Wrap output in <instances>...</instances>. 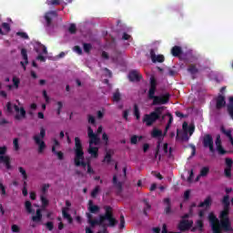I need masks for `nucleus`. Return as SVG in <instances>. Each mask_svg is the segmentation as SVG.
I'll list each match as a JSON object with an SVG mask.
<instances>
[{
	"mask_svg": "<svg viewBox=\"0 0 233 233\" xmlns=\"http://www.w3.org/2000/svg\"><path fill=\"white\" fill-rule=\"evenodd\" d=\"M52 152H53V154H56V156H57V157H58V159H59L60 161H63V159H64V157H65V154H63L62 151H57V150H56V146H54V147H52Z\"/></svg>",
	"mask_w": 233,
	"mask_h": 233,
	"instance_id": "nucleus-30",
	"label": "nucleus"
},
{
	"mask_svg": "<svg viewBox=\"0 0 233 233\" xmlns=\"http://www.w3.org/2000/svg\"><path fill=\"white\" fill-rule=\"evenodd\" d=\"M87 174H96V171H94V168H92V165H90V163L87 164Z\"/></svg>",
	"mask_w": 233,
	"mask_h": 233,
	"instance_id": "nucleus-63",
	"label": "nucleus"
},
{
	"mask_svg": "<svg viewBox=\"0 0 233 233\" xmlns=\"http://www.w3.org/2000/svg\"><path fill=\"white\" fill-rule=\"evenodd\" d=\"M204 148H209V152L214 154L216 152V149H214V138L212 137V135L206 134L202 140Z\"/></svg>",
	"mask_w": 233,
	"mask_h": 233,
	"instance_id": "nucleus-8",
	"label": "nucleus"
},
{
	"mask_svg": "<svg viewBox=\"0 0 233 233\" xmlns=\"http://www.w3.org/2000/svg\"><path fill=\"white\" fill-rule=\"evenodd\" d=\"M13 145H14V150L17 152L19 150V138H15L13 140Z\"/></svg>",
	"mask_w": 233,
	"mask_h": 233,
	"instance_id": "nucleus-50",
	"label": "nucleus"
},
{
	"mask_svg": "<svg viewBox=\"0 0 233 233\" xmlns=\"http://www.w3.org/2000/svg\"><path fill=\"white\" fill-rule=\"evenodd\" d=\"M128 79L131 81V83L137 82L139 83L141 79H143V76L139 74L138 70H132L128 74Z\"/></svg>",
	"mask_w": 233,
	"mask_h": 233,
	"instance_id": "nucleus-13",
	"label": "nucleus"
},
{
	"mask_svg": "<svg viewBox=\"0 0 233 233\" xmlns=\"http://www.w3.org/2000/svg\"><path fill=\"white\" fill-rule=\"evenodd\" d=\"M45 136H46V130L41 127L40 134L33 137L35 145L38 146V154H43V152H45V148H46V144L45 141L41 140L45 139Z\"/></svg>",
	"mask_w": 233,
	"mask_h": 233,
	"instance_id": "nucleus-6",
	"label": "nucleus"
},
{
	"mask_svg": "<svg viewBox=\"0 0 233 233\" xmlns=\"http://www.w3.org/2000/svg\"><path fill=\"white\" fill-rule=\"evenodd\" d=\"M198 208H210L212 207V198L207 197L203 202L198 205Z\"/></svg>",
	"mask_w": 233,
	"mask_h": 233,
	"instance_id": "nucleus-19",
	"label": "nucleus"
},
{
	"mask_svg": "<svg viewBox=\"0 0 233 233\" xmlns=\"http://www.w3.org/2000/svg\"><path fill=\"white\" fill-rule=\"evenodd\" d=\"M217 152L218 153L219 156H225V154L228 153V151H227V150H225V148H223V146L217 147Z\"/></svg>",
	"mask_w": 233,
	"mask_h": 233,
	"instance_id": "nucleus-42",
	"label": "nucleus"
},
{
	"mask_svg": "<svg viewBox=\"0 0 233 233\" xmlns=\"http://www.w3.org/2000/svg\"><path fill=\"white\" fill-rule=\"evenodd\" d=\"M16 35H18L22 39H29L28 35L25 32H17Z\"/></svg>",
	"mask_w": 233,
	"mask_h": 233,
	"instance_id": "nucleus-54",
	"label": "nucleus"
},
{
	"mask_svg": "<svg viewBox=\"0 0 233 233\" xmlns=\"http://www.w3.org/2000/svg\"><path fill=\"white\" fill-rule=\"evenodd\" d=\"M105 214L99 215V219H87V223L91 228H94L96 225L101 226L105 221H107V227L109 228H116L119 221L114 217V208L110 206H104Z\"/></svg>",
	"mask_w": 233,
	"mask_h": 233,
	"instance_id": "nucleus-2",
	"label": "nucleus"
},
{
	"mask_svg": "<svg viewBox=\"0 0 233 233\" xmlns=\"http://www.w3.org/2000/svg\"><path fill=\"white\" fill-rule=\"evenodd\" d=\"M134 116L137 121L141 119V113L139 112V106H137V104L134 105Z\"/></svg>",
	"mask_w": 233,
	"mask_h": 233,
	"instance_id": "nucleus-31",
	"label": "nucleus"
},
{
	"mask_svg": "<svg viewBox=\"0 0 233 233\" xmlns=\"http://www.w3.org/2000/svg\"><path fill=\"white\" fill-rule=\"evenodd\" d=\"M18 170H19L20 174L23 176L24 181H26V179H28V175L26 174V170H25L23 168V167H19Z\"/></svg>",
	"mask_w": 233,
	"mask_h": 233,
	"instance_id": "nucleus-43",
	"label": "nucleus"
},
{
	"mask_svg": "<svg viewBox=\"0 0 233 233\" xmlns=\"http://www.w3.org/2000/svg\"><path fill=\"white\" fill-rule=\"evenodd\" d=\"M192 225H194L193 220L182 219L178 223L177 228L180 232H187V230H190L192 228Z\"/></svg>",
	"mask_w": 233,
	"mask_h": 233,
	"instance_id": "nucleus-9",
	"label": "nucleus"
},
{
	"mask_svg": "<svg viewBox=\"0 0 233 233\" xmlns=\"http://www.w3.org/2000/svg\"><path fill=\"white\" fill-rule=\"evenodd\" d=\"M113 185L116 188V196H121V192H123V184L121 182H117V176L113 177Z\"/></svg>",
	"mask_w": 233,
	"mask_h": 233,
	"instance_id": "nucleus-17",
	"label": "nucleus"
},
{
	"mask_svg": "<svg viewBox=\"0 0 233 233\" xmlns=\"http://www.w3.org/2000/svg\"><path fill=\"white\" fill-rule=\"evenodd\" d=\"M187 72H190L192 76L198 74V72H199V69H198V67H196V65L191 64L188 66L187 67Z\"/></svg>",
	"mask_w": 233,
	"mask_h": 233,
	"instance_id": "nucleus-32",
	"label": "nucleus"
},
{
	"mask_svg": "<svg viewBox=\"0 0 233 233\" xmlns=\"http://www.w3.org/2000/svg\"><path fill=\"white\" fill-rule=\"evenodd\" d=\"M102 139L103 141H106L105 145L108 146V135H106V133H103Z\"/></svg>",
	"mask_w": 233,
	"mask_h": 233,
	"instance_id": "nucleus-64",
	"label": "nucleus"
},
{
	"mask_svg": "<svg viewBox=\"0 0 233 233\" xmlns=\"http://www.w3.org/2000/svg\"><path fill=\"white\" fill-rule=\"evenodd\" d=\"M45 19L46 23V26H52V17H57V12L56 11H49L45 14Z\"/></svg>",
	"mask_w": 233,
	"mask_h": 233,
	"instance_id": "nucleus-15",
	"label": "nucleus"
},
{
	"mask_svg": "<svg viewBox=\"0 0 233 233\" xmlns=\"http://www.w3.org/2000/svg\"><path fill=\"white\" fill-rule=\"evenodd\" d=\"M150 57L153 63H164L165 62V56L163 55H156V51L154 49L150 50Z\"/></svg>",
	"mask_w": 233,
	"mask_h": 233,
	"instance_id": "nucleus-14",
	"label": "nucleus"
},
{
	"mask_svg": "<svg viewBox=\"0 0 233 233\" xmlns=\"http://www.w3.org/2000/svg\"><path fill=\"white\" fill-rule=\"evenodd\" d=\"M88 154H90L95 159H97V157H99V147H89Z\"/></svg>",
	"mask_w": 233,
	"mask_h": 233,
	"instance_id": "nucleus-24",
	"label": "nucleus"
},
{
	"mask_svg": "<svg viewBox=\"0 0 233 233\" xmlns=\"http://www.w3.org/2000/svg\"><path fill=\"white\" fill-rule=\"evenodd\" d=\"M68 32L71 34H76V32H77V27L76 26V24H71L69 28H68Z\"/></svg>",
	"mask_w": 233,
	"mask_h": 233,
	"instance_id": "nucleus-51",
	"label": "nucleus"
},
{
	"mask_svg": "<svg viewBox=\"0 0 233 233\" xmlns=\"http://www.w3.org/2000/svg\"><path fill=\"white\" fill-rule=\"evenodd\" d=\"M125 216L123 214L120 215V224H119V229L123 230L125 228Z\"/></svg>",
	"mask_w": 233,
	"mask_h": 233,
	"instance_id": "nucleus-47",
	"label": "nucleus"
},
{
	"mask_svg": "<svg viewBox=\"0 0 233 233\" xmlns=\"http://www.w3.org/2000/svg\"><path fill=\"white\" fill-rule=\"evenodd\" d=\"M100 227H102V230L98 231V233H108V229L106 228L108 224L103 223V225H100Z\"/></svg>",
	"mask_w": 233,
	"mask_h": 233,
	"instance_id": "nucleus-57",
	"label": "nucleus"
},
{
	"mask_svg": "<svg viewBox=\"0 0 233 233\" xmlns=\"http://www.w3.org/2000/svg\"><path fill=\"white\" fill-rule=\"evenodd\" d=\"M142 139H143L142 136L138 137L137 135H134L130 138V143L131 145H137V141H141Z\"/></svg>",
	"mask_w": 233,
	"mask_h": 233,
	"instance_id": "nucleus-34",
	"label": "nucleus"
},
{
	"mask_svg": "<svg viewBox=\"0 0 233 233\" xmlns=\"http://www.w3.org/2000/svg\"><path fill=\"white\" fill-rule=\"evenodd\" d=\"M106 161L107 163H111L112 161V155H110V153H106L103 162Z\"/></svg>",
	"mask_w": 233,
	"mask_h": 233,
	"instance_id": "nucleus-56",
	"label": "nucleus"
},
{
	"mask_svg": "<svg viewBox=\"0 0 233 233\" xmlns=\"http://www.w3.org/2000/svg\"><path fill=\"white\" fill-rule=\"evenodd\" d=\"M220 132H222V134H224V136H226V137L228 138L230 144L233 147V137H232V130L230 129H226L225 127H220Z\"/></svg>",
	"mask_w": 233,
	"mask_h": 233,
	"instance_id": "nucleus-20",
	"label": "nucleus"
},
{
	"mask_svg": "<svg viewBox=\"0 0 233 233\" xmlns=\"http://www.w3.org/2000/svg\"><path fill=\"white\" fill-rule=\"evenodd\" d=\"M224 175L228 178L232 177V167H225Z\"/></svg>",
	"mask_w": 233,
	"mask_h": 233,
	"instance_id": "nucleus-44",
	"label": "nucleus"
},
{
	"mask_svg": "<svg viewBox=\"0 0 233 233\" xmlns=\"http://www.w3.org/2000/svg\"><path fill=\"white\" fill-rule=\"evenodd\" d=\"M228 101L229 103L227 106L228 114L230 116V118L233 119V96H229Z\"/></svg>",
	"mask_w": 233,
	"mask_h": 233,
	"instance_id": "nucleus-26",
	"label": "nucleus"
},
{
	"mask_svg": "<svg viewBox=\"0 0 233 233\" xmlns=\"http://www.w3.org/2000/svg\"><path fill=\"white\" fill-rule=\"evenodd\" d=\"M87 136L90 139L89 145H99V143H101V138L94 133V129H92L91 127H87Z\"/></svg>",
	"mask_w": 233,
	"mask_h": 233,
	"instance_id": "nucleus-11",
	"label": "nucleus"
},
{
	"mask_svg": "<svg viewBox=\"0 0 233 233\" xmlns=\"http://www.w3.org/2000/svg\"><path fill=\"white\" fill-rule=\"evenodd\" d=\"M223 210L220 212L219 219L214 212L208 214V219L211 225V230L213 233L232 232V222H230V202H228V196L224 197L222 200Z\"/></svg>",
	"mask_w": 233,
	"mask_h": 233,
	"instance_id": "nucleus-1",
	"label": "nucleus"
},
{
	"mask_svg": "<svg viewBox=\"0 0 233 233\" xmlns=\"http://www.w3.org/2000/svg\"><path fill=\"white\" fill-rule=\"evenodd\" d=\"M11 230H12V232H15V233L21 232V228H19V226H17L15 224L12 225Z\"/></svg>",
	"mask_w": 233,
	"mask_h": 233,
	"instance_id": "nucleus-55",
	"label": "nucleus"
},
{
	"mask_svg": "<svg viewBox=\"0 0 233 233\" xmlns=\"http://www.w3.org/2000/svg\"><path fill=\"white\" fill-rule=\"evenodd\" d=\"M195 227L198 228V230L199 232H203V228L205 227V224L203 223V220L198 219V220H197Z\"/></svg>",
	"mask_w": 233,
	"mask_h": 233,
	"instance_id": "nucleus-37",
	"label": "nucleus"
},
{
	"mask_svg": "<svg viewBox=\"0 0 233 233\" xmlns=\"http://www.w3.org/2000/svg\"><path fill=\"white\" fill-rule=\"evenodd\" d=\"M45 226H46V228H47V230H49L50 232L54 230V222L48 221L45 224Z\"/></svg>",
	"mask_w": 233,
	"mask_h": 233,
	"instance_id": "nucleus-49",
	"label": "nucleus"
},
{
	"mask_svg": "<svg viewBox=\"0 0 233 233\" xmlns=\"http://www.w3.org/2000/svg\"><path fill=\"white\" fill-rule=\"evenodd\" d=\"M88 123L91 125H96V117H94L92 115H88Z\"/></svg>",
	"mask_w": 233,
	"mask_h": 233,
	"instance_id": "nucleus-60",
	"label": "nucleus"
},
{
	"mask_svg": "<svg viewBox=\"0 0 233 233\" xmlns=\"http://www.w3.org/2000/svg\"><path fill=\"white\" fill-rule=\"evenodd\" d=\"M6 111L8 114H12L14 112V107L12 106V102H7L6 104Z\"/></svg>",
	"mask_w": 233,
	"mask_h": 233,
	"instance_id": "nucleus-52",
	"label": "nucleus"
},
{
	"mask_svg": "<svg viewBox=\"0 0 233 233\" xmlns=\"http://www.w3.org/2000/svg\"><path fill=\"white\" fill-rule=\"evenodd\" d=\"M83 48H84V52H86V54H90V50H92V44L84 43Z\"/></svg>",
	"mask_w": 233,
	"mask_h": 233,
	"instance_id": "nucleus-41",
	"label": "nucleus"
},
{
	"mask_svg": "<svg viewBox=\"0 0 233 233\" xmlns=\"http://www.w3.org/2000/svg\"><path fill=\"white\" fill-rule=\"evenodd\" d=\"M210 172V167H204L200 169V173L199 176H201V177H207V176H208V173Z\"/></svg>",
	"mask_w": 233,
	"mask_h": 233,
	"instance_id": "nucleus-33",
	"label": "nucleus"
},
{
	"mask_svg": "<svg viewBox=\"0 0 233 233\" xmlns=\"http://www.w3.org/2000/svg\"><path fill=\"white\" fill-rule=\"evenodd\" d=\"M13 108L15 109V112H16V115L15 116L16 121H21V119L26 117V110H25V107H19V106L14 105Z\"/></svg>",
	"mask_w": 233,
	"mask_h": 233,
	"instance_id": "nucleus-12",
	"label": "nucleus"
},
{
	"mask_svg": "<svg viewBox=\"0 0 233 233\" xmlns=\"http://www.w3.org/2000/svg\"><path fill=\"white\" fill-rule=\"evenodd\" d=\"M99 190H101L99 186H96V187L91 192V198H97V194H99Z\"/></svg>",
	"mask_w": 233,
	"mask_h": 233,
	"instance_id": "nucleus-45",
	"label": "nucleus"
},
{
	"mask_svg": "<svg viewBox=\"0 0 233 233\" xmlns=\"http://www.w3.org/2000/svg\"><path fill=\"white\" fill-rule=\"evenodd\" d=\"M184 199L185 201H188V199H190V190H186L184 193Z\"/></svg>",
	"mask_w": 233,
	"mask_h": 233,
	"instance_id": "nucleus-62",
	"label": "nucleus"
},
{
	"mask_svg": "<svg viewBox=\"0 0 233 233\" xmlns=\"http://www.w3.org/2000/svg\"><path fill=\"white\" fill-rule=\"evenodd\" d=\"M21 56L25 62H20L24 70H26V65H28V53L25 48L21 49Z\"/></svg>",
	"mask_w": 233,
	"mask_h": 233,
	"instance_id": "nucleus-18",
	"label": "nucleus"
},
{
	"mask_svg": "<svg viewBox=\"0 0 233 233\" xmlns=\"http://www.w3.org/2000/svg\"><path fill=\"white\" fill-rule=\"evenodd\" d=\"M113 101L115 103H119L121 101V93H119V89H117L114 94H113Z\"/></svg>",
	"mask_w": 233,
	"mask_h": 233,
	"instance_id": "nucleus-36",
	"label": "nucleus"
},
{
	"mask_svg": "<svg viewBox=\"0 0 233 233\" xmlns=\"http://www.w3.org/2000/svg\"><path fill=\"white\" fill-rule=\"evenodd\" d=\"M143 202L146 205V207L144 208V216H148L147 210H150V208H152V206H150V203H148V199L147 198H144Z\"/></svg>",
	"mask_w": 233,
	"mask_h": 233,
	"instance_id": "nucleus-35",
	"label": "nucleus"
},
{
	"mask_svg": "<svg viewBox=\"0 0 233 233\" xmlns=\"http://www.w3.org/2000/svg\"><path fill=\"white\" fill-rule=\"evenodd\" d=\"M171 54L173 57H179L183 54V49L179 46H174L171 48Z\"/></svg>",
	"mask_w": 233,
	"mask_h": 233,
	"instance_id": "nucleus-21",
	"label": "nucleus"
},
{
	"mask_svg": "<svg viewBox=\"0 0 233 233\" xmlns=\"http://www.w3.org/2000/svg\"><path fill=\"white\" fill-rule=\"evenodd\" d=\"M157 88V82L156 81V78L151 77L150 87L147 95L148 99H153L152 105L154 106L157 105H167V103L170 101V95L168 93H166L163 96H156Z\"/></svg>",
	"mask_w": 233,
	"mask_h": 233,
	"instance_id": "nucleus-3",
	"label": "nucleus"
},
{
	"mask_svg": "<svg viewBox=\"0 0 233 233\" xmlns=\"http://www.w3.org/2000/svg\"><path fill=\"white\" fill-rule=\"evenodd\" d=\"M164 203L167 204V207L165 208L166 214H170L172 212V205L170 204V198H165Z\"/></svg>",
	"mask_w": 233,
	"mask_h": 233,
	"instance_id": "nucleus-29",
	"label": "nucleus"
},
{
	"mask_svg": "<svg viewBox=\"0 0 233 233\" xmlns=\"http://www.w3.org/2000/svg\"><path fill=\"white\" fill-rule=\"evenodd\" d=\"M38 47H35V50L37 54H41V50H42V54H48V50H46V46H45V45L38 43Z\"/></svg>",
	"mask_w": 233,
	"mask_h": 233,
	"instance_id": "nucleus-27",
	"label": "nucleus"
},
{
	"mask_svg": "<svg viewBox=\"0 0 233 233\" xmlns=\"http://www.w3.org/2000/svg\"><path fill=\"white\" fill-rule=\"evenodd\" d=\"M225 105H227L225 96L223 95H218L216 98V109L221 110V108H224Z\"/></svg>",
	"mask_w": 233,
	"mask_h": 233,
	"instance_id": "nucleus-16",
	"label": "nucleus"
},
{
	"mask_svg": "<svg viewBox=\"0 0 233 233\" xmlns=\"http://www.w3.org/2000/svg\"><path fill=\"white\" fill-rule=\"evenodd\" d=\"M40 201L42 203V208H46V206L49 205V201L45 198V195L40 196Z\"/></svg>",
	"mask_w": 233,
	"mask_h": 233,
	"instance_id": "nucleus-39",
	"label": "nucleus"
},
{
	"mask_svg": "<svg viewBox=\"0 0 233 233\" xmlns=\"http://www.w3.org/2000/svg\"><path fill=\"white\" fill-rule=\"evenodd\" d=\"M165 108H167V107L166 106H158V107H156L155 110L153 112H151L150 114L144 115V117L142 119L143 123H146L147 127H152L154 125V123H156V121L161 119V116H162Z\"/></svg>",
	"mask_w": 233,
	"mask_h": 233,
	"instance_id": "nucleus-5",
	"label": "nucleus"
},
{
	"mask_svg": "<svg viewBox=\"0 0 233 233\" xmlns=\"http://www.w3.org/2000/svg\"><path fill=\"white\" fill-rule=\"evenodd\" d=\"M182 128L185 132H188L189 136H192V134H194V130H196V127L194 126L188 127V123L187 122H184L182 124Z\"/></svg>",
	"mask_w": 233,
	"mask_h": 233,
	"instance_id": "nucleus-25",
	"label": "nucleus"
},
{
	"mask_svg": "<svg viewBox=\"0 0 233 233\" xmlns=\"http://www.w3.org/2000/svg\"><path fill=\"white\" fill-rule=\"evenodd\" d=\"M215 144H216V147H221V136L220 135H218L217 136V138L215 140Z\"/></svg>",
	"mask_w": 233,
	"mask_h": 233,
	"instance_id": "nucleus-58",
	"label": "nucleus"
},
{
	"mask_svg": "<svg viewBox=\"0 0 233 233\" xmlns=\"http://www.w3.org/2000/svg\"><path fill=\"white\" fill-rule=\"evenodd\" d=\"M70 207H72V203L69 202V200H66V207L62 208V216L64 219H67L69 224H72L74 223V218H72V216L68 214Z\"/></svg>",
	"mask_w": 233,
	"mask_h": 233,
	"instance_id": "nucleus-10",
	"label": "nucleus"
},
{
	"mask_svg": "<svg viewBox=\"0 0 233 233\" xmlns=\"http://www.w3.org/2000/svg\"><path fill=\"white\" fill-rule=\"evenodd\" d=\"M0 194L1 196H6V187L3 183H0Z\"/></svg>",
	"mask_w": 233,
	"mask_h": 233,
	"instance_id": "nucleus-53",
	"label": "nucleus"
},
{
	"mask_svg": "<svg viewBox=\"0 0 233 233\" xmlns=\"http://www.w3.org/2000/svg\"><path fill=\"white\" fill-rule=\"evenodd\" d=\"M2 28H4L5 29V32H10V24H8V23H3L2 24Z\"/></svg>",
	"mask_w": 233,
	"mask_h": 233,
	"instance_id": "nucleus-59",
	"label": "nucleus"
},
{
	"mask_svg": "<svg viewBox=\"0 0 233 233\" xmlns=\"http://www.w3.org/2000/svg\"><path fill=\"white\" fill-rule=\"evenodd\" d=\"M161 136H163V131L154 128L152 133H151V137H161Z\"/></svg>",
	"mask_w": 233,
	"mask_h": 233,
	"instance_id": "nucleus-38",
	"label": "nucleus"
},
{
	"mask_svg": "<svg viewBox=\"0 0 233 233\" xmlns=\"http://www.w3.org/2000/svg\"><path fill=\"white\" fill-rule=\"evenodd\" d=\"M46 5L49 6H59L61 0H47Z\"/></svg>",
	"mask_w": 233,
	"mask_h": 233,
	"instance_id": "nucleus-40",
	"label": "nucleus"
},
{
	"mask_svg": "<svg viewBox=\"0 0 233 233\" xmlns=\"http://www.w3.org/2000/svg\"><path fill=\"white\" fill-rule=\"evenodd\" d=\"M25 210L28 214H34V212H35V210L34 208H32V202H30V200H26L25 202Z\"/></svg>",
	"mask_w": 233,
	"mask_h": 233,
	"instance_id": "nucleus-28",
	"label": "nucleus"
},
{
	"mask_svg": "<svg viewBox=\"0 0 233 233\" xmlns=\"http://www.w3.org/2000/svg\"><path fill=\"white\" fill-rule=\"evenodd\" d=\"M225 163H226V168H232V165H233L232 158L226 157L225 158Z\"/></svg>",
	"mask_w": 233,
	"mask_h": 233,
	"instance_id": "nucleus-46",
	"label": "nucleus"
},
{
	"mask_svg": "<svg viewBox=\"0 0 233 233\" xmlns=\"http://www.w3.org/2000/svg\"><path fill=\"white\" fill-rule=\"evenodd\" d=\"M88 210L91 214H97L99 212V206L94 205V201H88Z\"/></svg>",
	"mask_w": 233,
	"mask_h": 233,
	"instance_id": "nucleus-23",
	"label": "nucleus"
},
{
	"mask_svg": "<svg viewBox=\"0 0 233 233\" xmlns=\"http://www.w3.org/2000/svg\"><path fill=\"white\" fill-rule=\"evenodd\" d=\"M75 166L82 167L83 168H86L88 167V163L85 162V151H83V143H81V139L78 137H75Z\"/></svg>",
	"mask_w": 233,
	"mask_h": 233,
	"instance_id": "nucleus-4",
	"label": "nucleus"
},
{
	"mask_svg": "<svg viewBox=\"0 0 233 233\" xmlns=\"http://www.w3.org/2000/svg\"><path fill=\"white\" fill-rule=\"evenodd\" d=\"M21 83V80H19V78H17L16 76L13 77V85L15 86V88H19V84Z\"/></svg>",
	"mask_w": 233,
	"mask_h": 233,
	"instance_id": "nucleus-48",
	"label": "nucleus"
},
{
	"mask_svg": "<svg viewBox=\"0 0 233 233\" xmlns=\"http://www.w3.org/2000/svg\"><path fill=\"white\" fill-rule=\"evenodd\" d=\"M74 50H75V52H76V54H78L79 56H81V55L83 54V49H81V46H76L74 47Z\"/></svg>",
	"mask_w": 233,
	"mask_h": 233,
	"instance_id": "nucleus-61",
	"label": "nucleus"
},
{
	"mask_svg": "<svg viewBox=\"0 0 233 233\" xmlns=\"http://www.w3.org/2000/svg\"><path fill=\"white\" fill-rule=\"evenodd\" d=\"M43 220V213L41 209H36V214L35 216L32 217V221H34V223H41V221Z\"/></svg>",
	"mask_w": 233,
	"mask_h": 233,
	"instance_id": "nucleus-22",
	"label": "nucleus"
},
{
	"mask_svg": "<svg viewBox=\"0 0 233 233\" xmlns=\"http://www.w3.org/2000/svg\"><path fill=\"white\" fill-rule=\"evenodd\" d=\"M7 150H8V147H6V146L0 147V163H4V165L5 166V168L7 170H10V168H12L10 157L5 156Z\"/></svg>",
	"mask_w": 233,
	"mask_h": 233,
	"instance_id": "nucleus-7",
	"label": "nucleus"
}]
</instances>
